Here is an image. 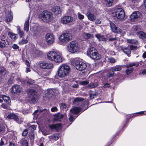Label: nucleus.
I'll return each instance as SVG.
<instances>
[{"mask_svg":"<svg viewBox=\"0 0 146 146\" xmlns=\"http://www.w3.org/2000/svg\"><path fill=\"white\" fill-rule=\"evenodd\" d=\"M110 28L112 31L113 32L120 33L121 31V30L119 28L116 27L115 25L112 22L110 23Z\"/></svg>","mask_w":146,"mask_h":146,"instance_id":"15","label":"nucleus"},{"mask_svg":"<svg viewBox=\"0 0 146 146\" xmlns=\"http://www.w3.org/2000/svg\"><path fill=\"white\" fill-rule=\"evenodd\" d=\"M121 50L126 54H127L128 56H130V54L131 53V50L129 49V47H125L123 46H120Z\"/></svg>","mask_w":146,"mask_h":146,"instance_id":"20","label":"nucleus"},{"mask_svg":"<svg viewBox=\"0 0 146 146\" xmlns=\"http://www.w3.org/2000/svg\"><path fill=\"white\" fill-rule=\"evenodd\" d=\"M8 35L13 40H15L17 38V35L14 34L12 33L9 32L8 34Z\"/></svg>","mask_w":146,"mask_h":146,"instance_id":"38","label":"nucleus"},{"mask_svg":"<svg viewBox=\"0 0 146 146\" xmlns=\"http://www.w3.org/2000/svg\"><path fill=\"white\" fill-rule=\"evenodd\" d=\"M58 92L56 89H48L44 91V93L46 95L49 96L50 95H54Z\"/></svg>","mask_w":146,"mask_h":146,"instance_id":"16","label":"nucleus"},{"mask_svg":"<svg viewBox=\"0 0 146 146\" xmlns=\"http://www.w3.org/2000/svg\"><path fill=\"white\" fill-rule=\"evenodd\" d=\"M114 72L115 71H119L121 69V67L120 66H116L112 67L111 69Z\"/></svg>","mask_w":146,"mask_h":146,"instance_id":"32","label":"nucleus"},{"mask_svg":"<svg viewBox=\"0 0 146 146\" xmlns=\"http://www.w3.org/2000/svg\"><path fill=\"white\" fill-rule=\"evenodd\" d=\"M73 20L72 17L70 16H65L61 19V23L63 24H66L72 22Z\"/></svg>","mask_w":146,"mask_h":146,"instance_id":"12","label":"nucleus"},{"mask_svg":"<svg viewBox=\"0 0 146 146\" xmlns=\"http://www.w3.org/2000/svg\"><path fill=\"white\" fill-rule=\"evenodd\" d=\"M141 15V14L139 11L134 12L131 15V20L132 21H135V19L139 17Z\"/></svg>","mask_w":146,"mask_h":146,"instance_id":"17","label":"nucleus"},{"mask_svg":"<svg viewBox=\"0 0 146 146\" xmlns=\"http://www.w3.org/2000/svg\"><path fill=\"white\" fill-rule=\"evenodd\" d=\"M21 143L23 146H28V143L26 140L22 139L21 141Z\"/></svg>","mask_w":146,"mask_h":146,"instance_id":"42","label":"nucleus"},{"mask_svg":"<svg viewBox=\"0 0 146 146\" xmlns=\"http://www.w3.org/2000/svg\"><path fill=\"white\" fill-rule=\"evenodd\" d=\"M127 42L130 44H139L138 41L135 39H128L127 40Z\"/></svg>","mask_w":146,"mask_h":146,"instance_id":"34","label":"nucleus"},{"mask_svg":"<svg viewBox=\"0 0 146 146\" xmlns=\"http://www.w3.org/2000/svg\"><path fill=\"white\" fill-rule=\"evenodd\" d=\"M114 74L113 71L111 70V71L109 72L107 74V76L108 77H112Z\"/></svg>","mask_w":146,"mask_h":146,"instance_id":"46","label":"nucleus"},{"mask_svg":"<svg viewBox=\"0 0 146 146\" xmlns=\"http://www.w3.org/2000/svg\"><path fill=\"white\" fill-rule=\"evenodd\" d=\"M87 54L92 59L96 60H99L101 56L98 52L97 50L94 47H91L87 51Z\"/></svg>","mask_w":146,"mask_h":146,"instance_id":"5","label":"nucleus"},{"mask_svg":"<svg viewBox=\"0 0 146 146\" xmlns=\"http://www.w3.org/2000/svg\"><path fill=\"white\" fill-rule=\"evenodd\" d=\"M81 111V109L79 108L75 107L72 108L70 110L71 113L74 114H77Z\"/></svg>","mask_w":146,"mask_h":146,"instance_id":"25","label":"nucleus"},{"mask_svg":"<svg viewBox=\"0 0 146 146\" xmlns=\"http://www.w3.org/2000/svg\"><path fill=\"white\" fill-rule=\"evenodd\" d=\"M79 48L78 43L75 41H73L71 42L67 47L68 50L72 53L76 52Z\"/></svg>","mask_w":146,"mask_h":146,"instance_id":"9","label":"nucleus"},{"mask_svg":"<svg viewBox=\"0 0 146 146\" xmlns=\"http://www.w3.org/2000/svg\"><path fill=\"white\" fill-rule=\"evenodd\" d=\"M78 17L79 19H84V16L83 15H82L79 13H78Z\"/></svg>","mask_w":146,"mask_h":146,"instance_id":"50","label":"nucleus"},{"mask_svg":"<svg viewBox=\"0 0 146 146\" xmlns=\"http://www.w3.org/2000/svg\"><path fill=\"white\" fill-rule=\"evenodd\" d=\"M33 33L34 35L36 36H37L39 34V32L37 30H33Z\"/></svg>","mask_w":146,"mask_h":146,"instance_id":"51","label":"nucleus"},{"mask_svg":"<svg viewBox=\"0 0 146 146\" xmlns=\"http://www.w3.org/2000/svg\"><path fill=\"white\" fill-rule=\"evenodd\" d=\"M60 137V134L58 133L49 136V138L50 141L53 140L54 141L57 140Z\"/></svg>","mask_w":146,"mask_h":146,"instance_id":"24","label":"nucleus"},{"mask_svg":"<svg viewBox=\"0 0 146 146\" xmlns=\"http://www.w3.org/2000/svg\"><path fill=\"white\" fill-rule=\"evenodd\" d=\"M30 126L29 127V129L32 132H33V131L36 129V126L35 125H29Z\"/></svg>","mask_w":146,"mask_h":146,"instance_id":"41","label":"nucleus"},{"mask_svg":"<svg viewBox=\"0 0 146 146\" xmlns=\"http://www.w3.org/2000/svg\"><path fill=\"white\" fill-rule=\"evenodd\" d=\"M17 33L20 36V37H22L24 35V32L23 31L21 30L19 27H17Z\"/></svg>","mask_w":146,"mask_h":146,"instance_id":"37","label":"nucleus"},{"mask_svg":"<svg viewBox=\"0 0 146 146\" xmlns=\"http://www.w3.org/2000/svg\"><path fill=\"white\" fill-rule=\"evenodd\" d=\"M70 68L69 66L65 64H62L60 66L58 71V76L62 78L66 76L69 74Z\"/></svg>","mask_w":146,"mask_h":146,"instance_id":"2","label":"nucleus"},{"mask_svg":"<svg viewBox=\"0 0 146 146\" xmlns=\"http://www.w3.org/2000/svg\"><path fill=\"white\" fill-rule=\"evenodd\" d=\"M28 95L27 101L30 103H35L37 101V93L35 90H29L28 92Z\"/></svg>","mask_w":146,"mask_h":146,"instance_id":"6","label":"nucleus"},{"mask_svg":"<svg viewBox=\"0 0 146 146\" xmlns=\"http://www.w3.org/2000/svg\"><path fill=\"white\" fill-rule=\"evenodd\" d=\"M28 42V40L26 39H23L19 42V43L21 45L27 43Z\"/></svg>","mask_w":146,"mask_h":146,"instance_id":"43","label":"nucleus"},{"mask_svg":"<svg viewBox=\"0 0 146 146\" xmlns=\"http://www.w3.org/2000/svg\"><path fill=\"white\" fill-rule=\"evenodd\" d=\"M133 68L127 69L126 72L127 75H129L133 71Z\"/></svg>","mask_w":146,"mask_h":146,"instance_id":"45","label":"nucleus"},{"mask_svg":"<svg viewBox=\"0 0 146 146\" xmlns=\"http://www.w3.org/2000/svg\"><path fill=\"white\" fill-rule=\"evenodd\" d=\"M30 17H28L27 20L25 21L24 25V30L27 32L28 31L29 27V21Z\"/></svg>","mask_w":146,"mask_h":146,"instance_id":"22","label":"nucleus"},{"mask_svg":"<svg viewBox=\"0 0 146 146\" xmlns=\"http://www.w3.org/2000/svg\"><path fill=\"white\" fill-rule=\"evenodd\" d=\"M110 62L112 63H113L115 62V60L113 58H109Z\"/></svg>","mask_w":146,"mask_h":146,"instance_id":"56","label":"nucleus"},{"mask_svg":"<svg viewBox=\"0 0 146 146\" xmlns=\"http://www.w3.org/2000/svg\"><path fill=\"white\" fill-rule=\"evenodd\" d=\"M4 71V69L3 68H0V73H3Z\"/></svg>","mask_w":146,"mask_h":146,"instance_id":"63","label":"nucleus"},{"mask_svg":"<svg viewBox=\"0 0 146 146\" xmlns=\"http://www.w3.org/2000/svg\"><path fill=\"white\" fill-rule=\"evenodd\" d=\"M3 100L7 104H9L11 102L10 98L5 95L0 96V103L2 102Z\"/></svg>","mask_w":146,"mask_h":146,"instance_id":"19","label":"nucleus"},{"mask_svg":"<svg viewBox=\"0 0 146 146\" xmlns=\"http://www.w3.org/2000/svg\"><path fill=\"white\" fill-rule=\"evenodd\" d=\"M63 117L64 115L63 114L58 113L55 115L54 119L56 121H60Z\"/></svg>","mask_w":146,"mask_h":146,"instance_id":"27","label":"nucleus"},{"mask_svg":"<svg viewBox=\"0 0 146 146\" xmlns=\"http://www.w3.org/2000/svg\"><path fill=\"white\" fill-rule=\"evenodd\" d=\"M52 11L55 14H60L62 12L61 9L59 6L54 7L52 9Z\"/></svg>","mask_w":146,"mask_h":146,"instance_id":"23","label":"nucleus"},{"mask_svg":"<svg viewBox=\"0 0 146 146\" xmlns=\"http://www.w3.org/2000/svg\"><path fill=\"white\" fill-rule=\"evenodd\" d=\"M129 46L131 50H136L137 47V46H134L132 45H130Z\"/></svg>","mask_w":146,"mask_h":146,"instance_id":"47","label":"nucleus"},{"mask_svg":"<svg viewBox=\"0 0 146 146\" xmlns=\"http://www.w3.org/2000/svg\"><path fill=\"white\" fill-rule=\"evenodd\" d=\"M57 110V109L56 107H54L51 109V111L52 112H55Z\"/></svg>","mask_w":146,"mask_h":146,"instance_id":"54","label":"nucleus"},{"mask_svg":"<svg viewBox=\"0 0 146 146\" xmlns=\"http://www.w3.org/2000/svg\"><path fill=\"white\" fill-rule=\"evenodd\" d=\"M85 38L86 39H91L94 37L93 35L92 34H90L87 33H85L84 35Z\"/></svg>","mask_w":146,"mask_h":146,"instance_id":"31","label":"nucleus"},{"mask_svg":"<svg viewBox=\"0 0 146 146\" xmlns=\"http://www.w3.org/2000/svg\"><path fill=\"white\" fill-rule=\"evenodd\" d=\"M70 82H89L88 81H87L84 80L81 81L80 80H79V79L77 78H70L69 79V81Z\"/></svg>","mask_w":146,"mask_h":146,"instance_id":"30","label":"nucleus"},{"mask_svg":"<svg viewBox=\"0 0 146 146\" xmlns=\"http://www.w3.org/2000/svg\"><path fill=\"white\" fill-rule=\"evenodd\" d=\"M101 23V22L100 21L99 19L97 20L95 22V23L96 24H100Z\"/></svg>","mask_w":146,"mask_h":146,"instance_id":"62","label":"nucleus"},{"mask_svg":"<svg viewBox=\"0 0 146 146\" xmlns=\"http://www.w3.org/2000/svg\"><path fill=\"white\" fill-rule=\"evenodd\" d=\"M11 92L12 93L19 94L22 90L21 87L18 85H15L12 86Z\"/></svg>","mask_w":146,"mask_h":146,"instance_id":"13","label":"nucleus"},{"mask_svg":"<svg viewBox=\"0 0 146 146\" xmlns=\"http://www.w3.org/2000/svg\"><path fill=\"white\" fill-rule=\"evenodd\" d=\"M13 17L12 14L11 12H9L7 15L6 17V21L7 22L11 21L13 19Z\"/></svg>","mask_w":146,"mask_h":146,"instance_id":"28","label":"nucleus"},{"mask_svg":"<svg viewBox=\"0 0 146 146\" xmlns=\"http://www.w3.org/2000/svg\"><path fill=\"white\" fill-rule=\"evenodd\" d=\"M89 85L90 88H93L97 86V83H90Z\"/></svg>","mask_w":146,"mask_h":146,"instance_id":"44","label":"nucleus"},{"mask_svg":"<svg viewBox=\"0 0 146 146\" xmlns=\"http://www.w3.org/2000/svg\"><path fill=\"white\" fill-rule=\"evenodd\" d=\"M47 58L48 60L54 61L58 63L61 62L62 60V57L54 51H50L48 52Z\"/></svg>","mask_w":146,"mask_h":146,"instance_id":"4","label":"nucleus"},{"mask_svg":"<svg viewBox=\"0 0 146 146\" xmlns=\"http://www.w3.org/2000/svg\"><path fill=\"white\" fill-rule=\"evenodd\" d=\"M29 137L31 140H33L34 139V136L33 132H31L29 133Z\"/></svg>","mask_w":146,"mask_h":146,"instance_id":"48","label":"nucleus"},{"mask_svg":"<svg viewBox=\"0 0 146 146\" xmlns=\"http://www.w3.org/2000/svg\"><path fill=\"white\" fill-rule=\"evenodd\" d=\"M8 38L5 35H1L0 36V48H3L7 47L9 44Z\"/></svg>","mask_w":146,"mask_h":146,"instance_id":"10","label":"nucleus"},{"mask_svg":"<svg viewBox=\"0 0 146 146\" xmlns=\"http://www.w3.org/2000/svg\"><path fill=\"white\" fill-rule=\"evenodd\" d=\"M72 35L71 33H66L62 34L60 36L59 40L62 44H64L72 40Z\"/></svg>","mask_w":146,"mask_h":146,"instance_id":"8","label":"nucleus"},{"mask_svg":"<svg viewBox=\"0 0 146 146\" xmlns=\"http://www.w3.org/2000/svg\"><path fill=\"white\" fill-rule=\"evenodd\" d=\"M110 86V85L108 83H106L104 86V88H106L107 87H109Z\"/></svg>","mask_w":146,"mask_h":146,"instance_id":"58","label":"nucleus"},{"mask_svg":"<svg viewBox=\"0 0 146 146\" xmlns=\"http://www.w3.org/2000/svg\"><path fill=\"white\" fill-rule=\"evenodd\" d=\"M71 64L76 69L79 70H84L87 67V65L86 63L79 60H74L72 61Z\"/></svg>","mask_w":146,"mask_h":146,"instance_id":"7","label":"nucleus"},{"mask_svg":"<svg viewBox=\"0 0 146 146\" xmlns=\"http://www.w3.org/2000/svg\"><path fill=\"white\" fill-rule=\"evenodd\" d=\"M55 38L54 35L51 33H48L45 35L46 41L48 44H52L54 41Z\"/></svg>","mask_w":146,"mask_h":146,"instance_id":"11","label":"nucleus"},{"mask_svg":"<svg viewBox=\"0 0 146 146\" xmlns=\"http://www.w3.org/2000/svg\"><path fill=\"white\" fill-rule=\"evenodd\" d=\"M137 35L141 39L146 38V33L143 31H140L137 32Z\"/></svg>","mask_w":146,"mask_h":146,"instance_id":"26","label":"nucleus"},{"mask_svg":"<svg viewBox=\"0 0 146 146\" xmlns=\"http://www.w3.org/2000/svg\"><path fill=\"white\" fill-rule=\"evenodd\" d=\"M113 16L116 17L119 21H122L125 17V14L123 10L121 8H115L112 13Z\"/></svg>","mask_w":146,"mask_h":146,"instance_id":"3","label":"nucleus"},{"mask_svg":"<svg viewBox=\"0 0 146 146\" xmlns=\"http://www.w3.org/2000/svg\"><path fill=\"white\" fill-rule=\"evenodd\" d=\"M146 115V111H141L139 112L134 113L133 114L132 116V117H134L137 116L142 115Z\"/></svg>","mask_w":146,"mask_h":146,"instance_id":"33","label":"nucleus"},{"mask_svg":"<svg viewBox=\"0 0 146 146\" xmlns=\"http://www.w3.org/2000/svg\"><path fill=\"white\" fill-rule=\"evenodd\" d=\"M96 36L100 40L102 41L106 40V39L104 36L100 34H98L96 35Z\"/></svg>","mask_w":146,"mask_h":146,"instance_id":"29","label":"nucleus"},{"mask_svg":"<svg viewBox=\"0 0 146 146\" xmlns=\"http://www.w3.org/2000/svg\"><path fill=\"white\" fill-rule=\"evenodd\" d=\"M49 127L52 129H54L56 131H58L61 129L62 126L60 124H56L49 125Z\"/></svg>","mask_w":146,"mask_h":146,"instance_id":"18","label":"nucleus"},{"mask_svg":"<svg viewBox=\"0 0 146 146\" xmlns=\"http://www.w3.org/2000/svg\"><path fill=\"white\" fill-rule=\"evenodd\" d=\"M141 74L143 75H146V70L145 69L143 70L141 72Z\"/></svg>","mask_w":146,"mask_h":146,"instance_id":"60","label":"nucleus"},{"mask_svg":"<svg viewBox=\"0 0 146 146\" xmlns=\"http://www.w3.org/2000/svg\"><path fill=\"white\" fill-rule=\"evenodd\" d=\"M96 94H94L91 93L90 94V99H92L94 98V96H96Z\"/></svg>","mask_w":146,"mask_h":146,"instance_id":"55","label":"nucleus"},{"mask_svg":"<svg viewBox=\"0 0 146 146\" xmlns=\"http://www.w3.org/2000/svg\"><path fill=\"white\" fill-rule=\"evenodd\" d=\"M40 18L44 22L48 23L52 20L53 19L52 13L47 11H44L39 16Z\"/></svg>","mask_w":146,"mask_h":146,"instance_id":"1","label":"nucleus"},{"mask_svg":"<svg viewBox=\"0 0 146 146\" xmlns=\"http://www.w3.org/2000/svg\"><path fill=\"white\" fill-rule=\"evenodd\" d=\"M138 64L137 62H131L128 64L127 65V67H131L135 66H138Z\"/></svg>","mask_w":146,"mask_h":146,"instance_id":"40","label":"nucleus"},{"mask_svg":"<svg viewBox=\"0 0 146 146\" xmlns=\"http://www.w3.org/2000/svg\"><path fill=\"white\" fill-rule=\"evenodd\" d=\"M8 119H12L15 121L18 122V118L17 116L14 113H11L9 114L7 116Z\"/></svg>","mask_w":146,"mask_h":146,"instance_id":"21","label":"nucleus"},{"mask_svg":"<svg viewBox=\"0 0 146 146\" xmlns=\"http://www.w3.org/2000/svg\"><path fill=\"white\" fill-rule=\"evenodd\" d=\"M116 38H110L109 39L110 41H112L115 40H116Z\"/></svg>","mask_w":146,"mask_h":146,"instance_id":"64","label":"nucleus"},{"mask_svg":"<svg viewBox=\"0 0 146 146\" xmlns=\"http://www.w3.org/2000/svg\"><path fill=\"white\" fill-rule=\"evenodd\" d=\"M61 106L64 108H66V106L64 103H62L61 104Z\"/></svg>","mask_w":146,"mask_h":146,"instance_id":"61","label":"nucleus"},{"mask_svg":"<svg viewBox=\"0 0 146 146\" xmlns=\"http://www.w3.org/2000/svg\"><path fill=\"white\" fill-rule=\"evenodd\" d=\"M133 28L135 31H137L138 29V26L136 25H134L133 26Z\"/></svg>","mask_w":146,"mask_h":146,"instance_id":"57","label":"nucleus"},{"mask_svg":"<svg viewBox=\"0 0 146 146\" xmlns=\"http://www.w3.org/2000/svg\"><path fill=\"white\" fill-rule=\"evenodd\" d=\"M88 19L90 21H93L96 19V17L92 14L89 13L87 16Z\"/></svg>","mask_w":146,"mask_h":146,"instance_id":"35","label":"nucleus"},{"mask_svg":"<svg viewBox=\"0 0 146 146\" xmlns=\"http://www.w3.org/2000/svg\"><path fill=\"white\" fill-rule=\"evenodd\" d=\"M12 47L13 48L15 49H17L19 48V46L16 44H13Z\"/></svg>","mask_w":146,"mask_h":146,"instance_id":"52","label":"nucleus"},{"mask_svg":"<svg viewBox=\"0 0 146 146\" xmlns=\"http://www.w3.org/2000/svg\"><path fill=\"white\" fill-rule=\"evenodd\" d=\"M1 106L4 109H7V107L6 105L5 104H3L1 105Z\"/></svg>","mask_w":146,"mask_h":146,"instance_id":"59","label":"nucleus"},{"mask_svg":"<svg viewBox=\"0 0 146 146\" xmlns=\"http://www.w3.org/2000/svg\"><path fill=\"white\" fill-rule=\"evenodd\" d=\"M74 119V117L71 114H70V117L69 118V120L70 121H73Z\"/></svg>","mask_w":146,"mask_h":146,"instance_id":"53","label":"nucleus"},{"mask_svg":"<svg viewBox=\"0 0 146 146\" xmlns=\"http://www.w3.org/2000/svg\"><path fill=\"white\" fill-rule=\"evenodd\" d=\"M84 99L82 98H76L74 99L73 104H76L80 102L83 101Z\"/></svg>","mask_w":146,"mask_h":146,"instance_id":"36","label":"nucleus"},{"mask_svg":"<svg viewBox=\"0 0 146 146\" xmlns=\"http://www.w3.org/2000/svg\"><path fill=\"white\" fill-rule=\"evenodd\" d=\"M28 133V130L27 129H25L22 133V135L23 136H26Z\"/></svg>","mask_w":146,"mask_h":146,"instance_id":"49","label":"nucleus"},{"mask_svg":"<svg viewBox=\"0 0 146 146\" xmlns=\"http://www.w3.org/2000/svg\"><path fill=\"white\" fill-rule=\"evenodd\" d=\"M107 1L106 3L107 6L108 7H110L113 4V0H105Z\"/></svg>","mask_w":146,"mask_h":146,"instance_id":"39","label":"nucleus"},{"mask_svg":"<svg viewBox=\"0 0 146 146\" xmlns=\"http://www.w3.org/2000/svg\"><path fill=\"white\" fill-rule=\"evenodd\" d=\"M40 67L43 69H48L52 68L53 65L52 63H48L45 62H42L40 63Z\"/></svg>","mask_w":146,"mask_h":146,"instance_id":"14","label":"nucleus"}]
</instances>
